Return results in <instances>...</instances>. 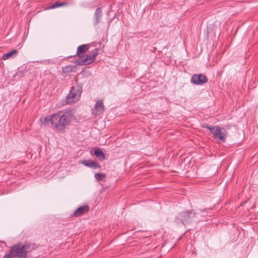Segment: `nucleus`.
Returning <instances> with one entry per match:
<instances>
[{"label": "nucleus", "instance_id": "nucleus-2", "mask_svg": "<svg viewBox=\"0 0 258 258\" xmlns=\"http://www.w3.org/2000/svg\"><path fill=\"white\" fill-rule=\"evenodd\" d=\"M35 248L34 243H27L23 244L18 243L11 247L9 253L5 255L4 258H27L28 253Z\"/></svg>", "mask_w": 258, "mask_h": 258}, {"label": "nucleus", "instance_id": "nucleus-12", "mask_svg": "<svg viewBox=\"0 0 258 258\" xmlns=\"http://www.w3.org/2000/svg\"><path fill=\"white\" fill-rule=\"evenodd\" d=\"M94 110L96 111L95 113L96 115H100L103 113L104 110V107L102 100H99L96 102Z\"/></svg>", "mask_w": 258, "mask_h": 258}, {"label": "nucleus", "instance_id": "nucleus-13", "mask_svg": "<svg viewBox=\"0 0 258 258\" xmlns=\"http://www.w3.org/2000/svg\"><path fill=\"white\" fill-rule=\"evenodd\" d=\"M18 51L16 49L13 50L10 52H8L2 56V59L3 60H6L10 57H13L14 55L17 54Z\"/></svg>", "mask_w": 258, "mask_h": 258}, {"label": "nucleus", "instance_id": "nucleus-14", "mask_svg": "<svg viewBox=\"0 0 258 258\" xmlns=\"http://www.w3.org/2000/svg\"><path fill=\"white\" fill-rule=\"evenodd\" d=\"M94 155L100 160H103L105 158V154L99 148L95 150Z\"/></svg>", "mask_w": 258, "mask_h": 258}, {"label": "nucleus", "instance_id": "nucleus-16", "mask_svg": "<svg viewBox=\"0 0 258 258\" xmlns=\"http://www.w3.org/2000/svg\"><path fill=\"white\" fill-rule=\"evenodd\" d=\"M106 174L104 173H97L95 174V178L98 181H101L105 179Z\"/></svg>", "mask_w": 258, "mask_h": 258}, {"label": "nucleus", "instance_id": "nucleus-7", "mask_svg": "<svg viewBox=\"0 0 258 258\" xmlns=\"http://www.w3.org/2000/svg\"><path fill=\"white\" fill-rule=\"evenodd\" d=\"M207 82V78L203 74L194 75L191 78V82L197 85H203Z\"/></svg>", "mask_w": 258, "mask_h": 258}, {"label": "nucleus", "instance_id": "nucleus-8", "mask_svg": "<svg viewBox=\"0 0 258 258\" xmlns=\"http://www.w3.org/2000/svg\"><path fill=\"white\" fill-rule=\"evenodd\" d=\"M89 210V207L88 205L82 206L74 211L73 216L75 217H79L87 213Z\"/></svg>", "mask_w": 258, "mask_h": 258}, {"label": "nucleus", "instance_id": "nucleus-17", "mask_svg": "<svg viewBox=\"0 0 258 258\" xmlns=\"http://www.w3.org/2000/svg\"><path fill=\"white\" fill-rule=\"evenodd\" d=\"M67 5L66 3L62 2V3H59L56 2L54 4L52 5L51 6L49 7V9H54L56 8H58L59 7L64 6Z\"/></svg>", "mask_w": 258, "mask_h": 258}, {"label": "nucleus", "instance_id": "nucleus-15", "mask_svg": "<svg viewBox=\"0 0 258 258\" xmlns=\"http://www.w3.org/2000/svg\"><path fill=\"white\" fill-rule=\"evenodd\" d=\"M75 67L73 65H68L62 68V72L64 73H69L74 71Z\"/></svg>", "mask_w": 258, "mask_h": 258}, {"label": "nucleus", "instance_id": "nucleus-9", "mask_svg": "<svg viewBox=\"0 0 258 258\" xmlns=\"http://www.w3.org/2000/svg\"><path fill=\"white\" fill-rule=\"evenodd\" d=\"M90 47V44H82L79 46L77 49L76 56L79 58L83 56L84 53L86 52Z\"/></svg>", "mask_w": 258, "mask_h": 258}, {"label": "nucleus", "instance_id": "nucleus-10", "mask_svg": "<svg viewBox=\"0 0 258 258\" xmlns=\"http://www.w3.org/2000/svg\"><path fill=\"white\" fill-rule=\"evenodd\" d=\"M102 15V9L101 8H97L94 14V23L95 25H97L100 22Z\"/></svg>", "mask_w": 258, "mask_h": 258}, {"label": "nucleus", "instance_id": "nucleus-3", "mask_svg": "<svg viewBox=\"0 0 258 258\" xmlns=\"http://www.w3.org/2000/svg\"><path fill=\"white\" fill-rule=\"evenodd\" d=\"M82 86L79 84L78 80L76 81L75 84L71 87L69 93L66 97L67 104L76 103L79 101L82 92Z\"/></svg>", "mask_w": 258, "mask_h": 258}, {"label": "nucleus", "instance_id": "nucleus-4", "mask_svg": "<svg viewBox=\"0 0 258 258\" xmlns=\"http://www.w3.org/2000/svg\"><path fill=\"white\" fill-rule=\"evenodd\" d=\"M195 216L196 213L192 211H183L178 214L176 221L177 223L180 222L183 225L187 224L192 221Z\"/></svg>", "mask_w": 258, "mask_h": 258}, {"label": "nucleus", "instance_id": "nucleus-1", "mask_svg": "<svg viewBox=\"0 0 258 258\" xmlns=\"http://www.w3.org/2000/svg\"><path fill=\"white\" fill-rule=\"evenodd\" d=\"M74 114V110L59 111L56 113L44 117L42 123L57 132L62 133L71 124Z\"/></svg>", "mask_w": 258, "mask_h": 258}, {"label": "nucleus", "instance_id": "nucleus-5", "mask_svg": "<svg viewBox=\"0 0 258 258\" xmlns=\"http://www.w3.org/2000/svg\"><path fill=\"white\" fill-rule=\"evenodd\" d=\"M99 49L95 48L91 51L90 53L85 56H83L79 58L77 60V64L79 65L89 64L95 60L96 56L98 54Z\"/></svg>", "mask_w": 258, "mask_h": 258}, {"label": "nucleus", "instance_id": "nucleus-11", "mask_svg": "<svg viewBox=\"0 0 258 258\" xmlns=\"http://www.w3.org/2000/svg\"><path fill=\"white\" fill-rule=\"evenodd\" d=\"M81 163L87 167L92 168L93 169L101 168V166L97 162L90 160H84L82 161Z\"/></svg>", "mask_w": 258, "mask_h": 258}, {"label": "nucleus", "instance_id": "nucleus-6", "mask_svg": "<svg viewBox=\"0 0 258 258\" xmlns=\"http://www.w3.org/2000/svg\"><path fill=\"white\" fill-rule=\"evenodd\" d=\"M203 127L207 128L212 134L215 139L224 142L226 140V136L223 133L222 128L219 126H211L207 124L203 125Z\"/></svg>", "mask_w": 258, "mask_h": 258}]
</instances>
